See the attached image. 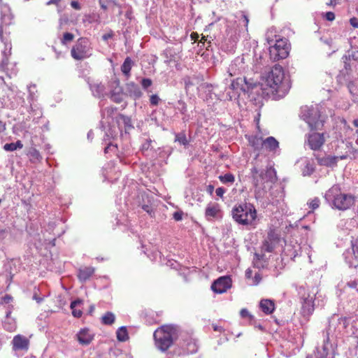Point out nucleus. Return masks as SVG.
I'll list each match as a JSON object with an SVG mask.
<instances>
[{
	"instance_id": "f257e3e1",
	"label": "nucleus",
	"mask_w": 358,
	"mask_h": 358,
	"mask_svg": "<svg viewBox=\"0 0 358 358\" xmlns=\"http://www.w3.org/2000/svg\"><path fill=\"white\" fill-rule=\"evenodd\" d=\"M250 169L257 199H263L277 180L274 164L268 158H254Z\"/></svg>"
},
{
	"instance_id": "f03ea898",
	"label": "nucleus",
	"mask_w": 358,
	"mask_h": 358,
	"mask_svg": "<svg viewBox=\"0 0 358 358\" xmlns=\"http://www.w3.org/2000/svg\"><path fill=\"white\" fill-rule=\"evenodd\" d=\"M266 85L271 88L275 99L283 98L290 89L288 79L285 78L282 66L275 65L264 77Z\"/></svg>"
},
{
	"instance_id": "7ed1b4c3",
	"label": "nucleus",
	"mask_w": 358,
	"mask_h": 358,
	"mask_svg": "<svg viewBox=\"0 0 358 358\" xmlns=\"http://www.w3.org/2000/svg\"><path fill=\"white\" fill-rule=\"evenodd\" d=\"M327 202L335 209L345 211L355 203V197L351 194L342 192L338 185L332 186L324 194Z\"/></svg>"
},
{
	"instance_id": "20e7f679",
	"label": "nucleus",
	"mask_w": 358,
	"mask_h": 358,
	"mask_svg": "<svg viewBox=\"0 0 358 358\" xmlns=\"http://www.w3.org/2000/svg\"><path fill=\"white\" fill-rule=\"evenodd\" d=\"M178 326L173 324L161 326L153 334L155 347L162 352L166 351L178 339Z\"/></svg>"
},
{
	"instance_id": "39448f33",
	"label": "nucleus",
	"mask_w": 358,
	"mask_h": 358,
	"mask_svg": "<svg viewBox=\"0 0 358 358\" xmlns=\"http://www.w3.org/2000/svg\"><path fill=\"white\" fill-rule=\"evenodd\" d=\"M234 221L244 226H254L257 220V210L251 203L235 206L231 210Z\"/></svg>"
},
{
	"instance_id": "423d86ee",
	"label": "nucleus",
	"mask_w": 358,
	"mask_h": 358,
	"mask_svg": "<svg viewBox=\"0 0 358 358\" xmlns=\"http://www.w3.org/2000/svg\"><path fill=\"white\" fill-rule=\"evenodd\" d=\"M300 117L311 129H319L323 126V119L320 115V107L315 106H305L301 107Z\"/></svg>"
},
{
	"instance_id": "0eeeda50",
	"label": "nucleus",
	"mask_w": 358,
	"mask_h": 358,
	"mask_svg": "<svg viewBox=\"0 0 358 358\" xmlns=\"http://www.w3.org/2000/svg\"><path fill=\"white\" fill-rule=\"evenodd\" d=\"M255 87H257V85L255 83H248L245 78H237L231 80V84L229 88L233 90V94H231V92H228L227 97L229 100H231L236 95L239 96L241 92L243 94L250 93V91Z\"/></svg>"
},
{
	"instance_id": "6e6552de",
	"label": "nucleus",
	"mask_w": 358,
	"mask_h": 358,
	"mask_svg": "<svg viewBox=\"0 0 358 358\" xmlns=\"http://www.w3.org/2000/svg\"><path fill=\"white\" fill-rule=\"evenodd\" d=\"M268 43L271 45L269 55L271 59L277 61L285 59L288 56L289 45L287 43V39H276L273 45L271 44L269 41Z\"/></svg>"
},
{
	"instance_id": "1a4fd4ad",
	"label": "nucleus",
	"mask_w": 358,
	"mask_h": 358,
	"mask_svg": "<svg viewBox=\"0 0 358 358\" xmlns=\"http://www.w3.org/2000/svg\"><path fill=\"white\" fill-rule=\"evenodd\" d=\"M71 55L76 60H82L92 55V48L87 39L80 38L73 46Z\"/></svg>"
},
{
	"instance_id": "9d476101",
	"label": "nucleus",
	"mask_w": 358,
	"mask_h": 358,
	"mask_svg": "<svg viewBox=\"0 0 358 358\" xmlns=\"http://www.w3.org/2000/svg\"><path fill=\"white\" fill-rule=\"evenodd\" d=\"M315 293L304 294L301 296V314L303 317H309L314 312Z\"/></svg>"
},
{
	"instance_id": "9b49d317",
	"label": "nucleus",
	"mask_w": 358,
	"mask_h": 358,
	"mask_svg": "<svg viewBox=\"0 0 358 358\" xmlns=\"http://www.w3.org/2000/svg\"><path fill=\"white\" fill-rule=\"evenodd\" d=\"M109 87L110 99L117 103H122L124 99V94L120 85V80L116 78L112 79L109 83Z\"/></svg>"
},
{
	"instance_id": "f8f14e48",
	"label": "nucleus",
	"mask_w": 358,
	"mask_h": 358,
	"mask_svg": "<svg viewBox=\"0 0 358 358\" xmlns=\"http://www.w3.org/2000/svg\"><path fill=\"white\" fill-rule=\"evenodd\" d=\"M343 256L350 267L358 266V238L355 242H352L351 248L346 250Z\"/></svg>"
},
{
	"instance_id": "ddd939ff",
	"label": "nucleus",
	"mask_w": 358,
	"mask_h": 358,
	"mask_svg": "<svg viewBox=\"0 0 358 358\" xmlns=\"http://www.w3.org/2000/svg\"><path fill=\"white\" fill-rule=\"evenodd\" d=\"M262 143V148L268 153L273 155H280L281 149L280 148L279 142L273 136H269L264 139Z\"/></svg>"
},
{
	"instance_id": "4468645a",
	"label": "nucleus",
	"mask_w": 358,
	"mask_h": 358,
	"mask_svg": "<svg viewBox=\"0 0 358 358\" xmlns=\"http://www.w3.org/2000/svg\"><path fill=\"white\" fill-rule=\"evenodd\" d=\"M231 280L228 276H222L213 282L211 285L212 290L217 294H222L231 287Z\"/></svg>"
},
{
	"instance_id": "2eb2a0df",
	"label": "nucleus",
	"mask_w": 358,
	"mask_h": 358,
	"mask_svg": "<svg viewBox=\"0 0 358 358\" xmlns=\"http://www.w3.org/2000/svg\"><path fill=\"white\" fill-rule=\"evenodd\" d=\"M245 69L243 57H237L232 61L228 68V76L229 77L241 74Z\"/></svg>"
},
{
	"instance_id": "dca6fc26",
	"label": "nucleus",
	"mask_w": 358,
	"mask_h": 358,
	"mask_svg": "<svg viewBox=\"0 0 358 358\" xmlns=\"http://www.w3.org/2000/svg\"><path fill=\"white\" fill-rule=\"evenodd\" d=\"M325 141L324 134L320 133H313L308 136V144L311 150H317Z\"/></svg>"
},
{
	"instance_id": "f3484780",
	"label": "nucleus",
	"mask_w": 358,
	"mask_h": 358,
	"mask_svg": "<svg viewBox=\"0 0 358 358\" xmlns=\"http://www.w3.org/2000/svg\"><path fill=\"white\" fill-rule=\"evenodd\" d=\"M13 349L15 351L24 350L27 351L29 346V340L24 336L17 334L15 336L12 341Z\"/></svg>"
},
{
	"instance_id": "a211bd4d",
	"label": "nucleus",
	"mask_w": 358,
	"mask_h": 358,
	"mask_svg": "<svg viewBox=\"0 0 358 358\" xmlns=\"http://www.w3.org/2000/svg\"><path fill=\"white\" fill-rule=\"evenodd\" d=\"M205 216L208 220L214 219H221L222 217V212L217 203H209L205 210Z\"/></svg>"
},
{
	"instance_id": "6ab92c4d",
	"label": "nucleus",
	"mask_w": 358,
	"mask_h": 358,
	"mask_svg": "<svg viewBox=\"0 0 358 358\" xmlns=\"http://www.w3.org/2000/svg\"><path fill=\"white\" fill-rule=\"evenodd\" d=\"M116 124L122 129V131L124 129L125 135L128 134L129 131L134 129L131 118L122 114L116 117Z\"/></svg>"
},
{
	"instance_id": "aec40b11",
	"label": "nucleus",
	"mask_w": 358,
	"mask_h": 358,
	"mask_svg": "<svg viewBox=\"0 0 358 358\" xmlns=\"http://www.w3.org/2000/svg\"><path fill=\"white\" fill-rule=\"evenodd\" d=\"M174 142L184 148H189L192 141L191 136L187 135L185 131L175 133Z\"/></svg>"
},
{
	"instance_id": "412c9836",
	"label": "nucleus",
	"mask_w": 358,
	"mask_h": 358,
	"mask_svg": "<svg viewBox=\"0 0 358 358\" xmlns=\"http://www.w3.org/2000/svg\"><path fill=\"white\" fill-rule=\"evenodd\" d=\"M119 134L121 136H123L124 134L122 133V129H120L116 123L110 124L105 132L106 138H104V141H106L108 140L115 139Z\"/></svg>"
},
{
	"instance_id": "4be33fe9",
	"label": "nucleus",
	"mask_w": 358,
	"mask_h": 358,
	"mask_svg": "<svg viewBox=\"0 0 358 358\" xmlns=\"http://www.w3.org/2000/svg\"><path fill=\"white\" fill-rule=\"evenodd\" d=\"M76 336L79 343L84 345L90 344L93 339V336L88 329H81Z\"/></svg>"
},
{
	"instance_id": "5701e85b",
	"label": "nucleus",
	"mask_w": 358,
	"mask_h": 358,
	"mask_svg": "<svg viewBox=\"0 0 358 358\" xmlns=\"http://www.w3.org/2000/svg\"><path fill=\"white\" fill-rule=\"evenodd\" d=\"M127 90L129 95L134 99H138L142 96V92L140 87L133 82L127 85Z\"/></svg>"
},
{
	"instance_id": "b1692460",
	"label": "nucleus",
	"mask_w": 358,
	"mask_h": 358,
	"mask_svg": "<svg viewBox=\"0 0 358 358\" xmlns=\"http://www.w3.org/2000/svg\"><path fill=\"white\" fill-rule=\"evenodd\" d=\"M90 87L94 96L100 98L106 94L104 85L97 81L90 83Z\"/></svg>"
},
{
	"instance_id": "393cba45",
	"label": "nucleus",
	"mask_w": 358,
	"mask_h": 358,
	"mask_svg": "<svg viewBox=\"0 0 358 358\" xmlns=\"http://www.w3.org/2000/svg\"><path fill=\"white\" fill-rule=\"evenodd\" d=\"M259 307L266 315L271 314L275 310V303L271 299H262L260 301Z\"/></svg>"
},
{
	"instance_id": "a878e982",
	"label": "nucleus",
	"mask_w": 358,
	"mask_h": 358,
	"mask_svg": "<svg viewBox=\"0 0 358 358\" xmlns=\"http://www.w3.org/2000/svg\"><path fill=\"white\" fill-rule=\"evenodd\" d=\"M144 136H145V135H144ZM143 140L141 150L144 155H145V152L154 150L157 145V143L149 137H143Z\"/></svg>"
},
{
	"instance_id": "bb28decb",
	"label": "nucleus",
	"mask_w": 358,
	"mask_h": 358,
	"mask_svg": "<svg viewBox=\"0 0 358 358\" xmlns=\"http://www.w3.org/2000/svg\"><path fill=\"white\" fill-rule=\"evenodd\" d=\"M11 45L10 43H5L4 50L2 51L3 58L0 62V69L3 70L8 64V57L10 55Z\"/></svg>"
},
{
	"instance_id": "cd10ccee",
	"label": "nucleus",
	"mask_w": 358,
	"mask_h": 358,
	"mask_svg": "<svg viewBox=\"0 0 358 358\" xmlns=\"http://www.w3.org/2000/svg\"><path fill=\"white\" fill-rule=\"evenodd\" d=\"M186 90L189 89L192 86L197 85L201 80L197 76H187L183 79Z\"/></svg>"
},
{
	"instance_id": "c85d7f7f",
	"label": "nucleus",
	"mask_w": 358,
	"mask_h": 358,
	"mask_svg": "<svg viewBox=\"0 0 358 358\" xmlns=\"http://www.w3.org/2000/svg\"><path fill=\"white\" fill-rule=\"evenodd\" d=\"M94 268L93 267H85L80 268L78 271V278L82 281H85L94 273Z\"/></svg>"
},
{
	"instance_id": "c756f323",
	"label": "nucleus",
	"mask_w": 358,
	"mask_h": 358,
	"mask_svg": "<svg viewBox=\"0 0 358 358\" xmlns=\"http://www.w3.org/2000/svg\"><path fill=\"white\" fill-rule=\"evenodd\" d=\"M185 346L184 353L185 354H193L197 352L198 347L196 342L192 339L187 341L183 345Z\"/></svg>"
},
{
	"instance_id": "7c9ffc66",
	"label": "nucleus",
	"mask_w": 358,
	"mask_h": 358,
	"mask_svg": "<svg viewBox=\"0 0 358 358\" xmlns=\"http://www.w3.org/2000/svg\"><path fill=\"white\" fill-rule=\"evenodd\" d=\"M133 65V62L130 57H127L122 65L121 66V71L123 74L128 78L130 76V71Z\"/></svg>"
},
{
	"instance_id": "2f4dec72",
	"label": "nucleus",
	"mask_w": 358,
	"mask_h": 358,
	"mask_svg": "<svg viewBox=\"0 0 358 358\" xmlns=\"http://www.w3.org/2000/svg\"><path fill=\"white\" fill-rule=\"evenodd\" d=\"M315 164L313 159H308L306 162L304 168L302 169L303 176H310L315 171Z\"/></svg>"
},
{
	"instance_id": "473e14b6",
	"label": "nucleus",
	"mask_w": 358,
	"mask_h": 358,
	"mask_svg": "<svg viewBox=\"0 0 358 358\" xmlns=\"http://www.w3.org/2000/svg\"><path fill=\"white\" fill-rule=\"evenodd\" d=\"M337 158H316L318 164L328 167H334L337 164Z\"/></svg>"
},
{
	"instance_id": "72a5a7b5",
	"label": "nucleus",
	"mask_w": 358,
	"mask_h": 358,
	"mask_svg": "<svg viewBox=\"0 0 358 358\" xmlns=\"http://www.w3.org/2000/svg\"><path fill=\"white\" fill-rule=\"evenodd\" d=\"M83 303V300L77 299L71 303L70 308L72 310V315L77 318L82 316L83 312L80 309H76V306Z\"/></svg>"
},
{
	"instance_id": "f704fd0d",
	"label": "nucleus",
	"mask_w": 358,
	"mask_h": 358,
	"mask_svg": "<svg viewBox=\"0 0 358 358\" xmlns=\"http://www.w3.org/2000/svg\"><path fill=\"white\" fill-rule=\"evenodd\" d=\"M331 345L329 342V338L324 341V343L321 349L317 348L318 352L320 354L321 357H326L329 355V350Z\"/></svg>"
},
{
	"instance_id": "c9c22d12",
	"label": "nucleus",
	"mask_w": 358,
	"mask_h": 358,
	"mask_svg": "<svg viewBox=\"0 0 358 358\" xmlns=\"http://www.w3.org/2000/svg\"><path fill=\"white\" fill-rule=\"evenodd\" d=\"M0 11H1V17L3 20H6V19L10 20V15H11L10 9L6 3H3L1 2V0H0Z\"/></svg>"
},
{
	"instance_id": "e433bc0d",
	"label": "nucleus",
	"mask_w": 358,
	"mask_h": 358,
	"mask_svg": "<svg viewBox=\"0 0 358 358\" xmlns=\"http://www.w3.org/2000/svg\"><path fill=\"white\" fill-rule=\"evenodd\" d=\"M116 334L117 338L119 341H126L129 338L127 329L125 327H120L117 329Z\"/></svg>"
},
{
	"instance_id": "4c0bfd02",
	"label": "nucleus",
	"mask_w": 358,
	"mask_h": 358,
	"mask_svg": "<svg viewBox=\"0 0 358 358\" xmlns=\"http://www.w3.org/2000/svg\"><path fill=\"white\" fill-rule=\"evenodd\" d=\"M3 148L6 151H14L17 148H22V144L20 141H17L15 143H6Z\"/></svg>"
},
{
	"instance_id": "58836bf2",
	"label": "nucleus",
	"mask_w": 358,
	"mask_h": 358,
	"mask_svg": "<svg viewBox=\"0 0 358 358\" xmlns=\"http://www.w3.org/2000/svg\"><path fill=\"white\" fill-rule=\"evenodd\" d=\"M115 315L111 312H107L102 317V323L106 325H110L115 322Z\"/></svg>"
},
{
	"instance_id": "ea45409f",
	"label": "nucleus",
	"mask_w": 358,
	"mask_h": 358,
	"mask_svg": "<svg viewBox=\"0 0 358 358\" xmlns=\"http://www.w3.org/2000/svg\"><path fill=\"white\" fill-rule=\"evenodd\" d=\"M248 141L255 148H258L259 145H262L264 139L258 136H251L249 137Z\"/></svg>"
},
{
	"instance_id": "a19ab883",
	"label": "nucleus",
	"mask_w": 358,
	"mask_h": 358,
	"mask_svg": "<svg viewBox=\"0 0 358 358\" xmlns=\"http://www.w3.org/2000/svg\"><path fill=\"white\" fill-rule=\"evenodd\" d=\"M219 179L223 183H233L235 180L234 176L229 173L220 176Z\"/></svg>"
},
{
	"instance_id": "79ce46f5",
	"label": "nucleus",
	"mask_w": 358,
	"mask_h": 358,
	"mask_svg": "<svg viewBox=\"0 0 358 358\" xmlns=\"http://www.w3.org/2000/svg\"><path fill=\"white\" fill-rule=\"evenodd\" d=\"M275 247V243H273V241H269L266 239L264 241L263 245H262L263 250L268 252H272L274 250Z\"/></svg>"
},
{
	"instance_id": "37998d69",
	"label": "nucleus",
	"mask_w": 358,
	"mask_h": 358,
	"mask_svg": "<svg viewBox=\"0 0 358 358\" xmlns=\"http://www.w3.org/2000/svg\"><path fill=\"white\" fill-rule=\"evenodd\" d=\"M3 327L5 329L13 331L15 329V322L14 319H10V320H4L3 322Z\"/></svg>"
},
{
	"instance_id": "c03bdc74",
	"label": "nucleus",
	"mask_w": 358,
	"mask_h": 358,
	"mask_svg": "<svg viewBox=\"0 0 358 358\" xmlns=\"http://www.w3.org/2000/svg\"><path fill=\"white\" fill-rule=\"evenodd\" d=\"M74 38V35L71 33L66 32L63 35V38L61 40V42L63 45H66L68 43L72 41Z\"/></svg>"
},
{
	"instance_id": "a18cd8bd",
	"label": "nucleus",
	"mask_w": 358,
	"mask_h": 358,
	"mask_svg": "<svg viewBox=\"0 0 358 358\" xmlns=\"http://www.w3.org/2000/svg\"><path fill=\"white\" fill-rule=\"evenodd\" d=\"M348 87L350 94L354 96V101L358 102V90H357L356 87L353 83H350Z\"/></svg>"
},
{
	"instance_id": "49530a36",
	"label": "nucleus",
	"mask_w": 358,
	"mask_h": 358,
	"mask_svg": "<svg viewBox=\"0 0 358 358\" xmlns=\"http://www.w3.org/2000/svg\"><path fill=\"white\" fill-rule=\"evenodd\" d=\"M36 88L35 85H30L28 86V91H29V99L30 102V105H32V102L35 100V92L34 89Z\"/></svg>"
},
{
	"instance_id": "de8ad7c7",
	"label": "nucleus",
	"mask_w": 358,
	"mask_h": 358,
	"mask_svg": "<svg viewBox=\"0 0 358 358\" xmlns=\"http://www.w3.org/2000/svg\"><path fill=\"white\" fill-rule=\"evenodd\" d=\"M141 86L143 90H147L148 92L150 91L148 90V87L152 84V81L150 78H143L141 81Z\"/></svg>"
},
{
	"instance_id": "09e8293b",
	"label": "nucleus",
	"mask_w": 358,
	"mask_h": 358,
	"mask_svg": "<svg viewBox=\"0 0 358 358\" xmlns=\"http://www.w3.org/2000/svg\"><path fill=\"white\" fill-rule=\"evenodd\" d=\"M241 317L243 318L248 317L250 322L255 321V317L252 315L246 308H243L240 312Z\"/></svg>"
},
{
	"instance_id": "8fccbe9b",
	"label": "nucleus",
	"mask_w": 358,
	"mask_h": 358,
	"mask_svg": "<svg viewBox=\"0 0 358 358\" xmlns=\"http://www.w3.org/2000/svg\"><path fill=\"white\" fill-rule=\"evenodd\" d=\"M142 209L146 213H148L150 215V217L155 216V212L152 206L148 204H144L142 206Z\"/></svg>"
},
{
	"instance_id": "3c124183",
	"label": "nucleus",
	"mask_w": 358,
	"mask_h": 358,
	"mask_svg": "<svg viewBox=\"0 0 358 358\" xmlns=\"http://www.w3.org/2000/svg\"><path fill=\"white\" fill-rule=\"evenodd\" d=\"M100 6L102 9L106 10L108 7L115 4L114 0H108L106 3L103 2L101 0L99 1Z\"/></svg>"
},
{
	"instance_id": "603ef678",
	"label": "nucleus",
	"mask_w": 358,
	"mask_h": 358,
	"mask_svg": "<svg viewBox=\"0 0 358 358\" xmlns=\"http://www.w3.org/2000/svg\"><path fill=\"white\" fill-rule=\"evenodd\" d=\"M320 199L318 198H314L310 201L309 206L310 208H311L313 210H315L320 206Z\"/></svg>"
},
{
	"instance_id": "864d4df0",
	"label": "nucleus",
	"mask_w": 358,
	"mask_h": 358,
	"mask_svg": "<svg viewBox=\"0 0 358 358\" xmlns=\"http://www.w3.org/2000/svg\"><path fill=\"white\" fill-rule=\"evenodd\" d=\"M159 101L160 99L157 94H152L150 97V102L152 106H157Z\"/></svg>"
},
{
	"instance_id": "5fc2aeb1",
	"label": "nucleus",
	"mask_w": 358,
	"mask_h": 358,
	"mask_svg": "<svg viewBox=\"0 0 358 358\" xmlns=\"http://www.w3.org/2000/svg\"><path fill=\"white\" fill-rule=\"evenodd\" d=\"M266 240L269 241H273V243H275V244H276V243L278 242V237L273 232H270L268 234Z\"/></svg>"
},
{
	"instance_id": "6e6d98bb",
	"label": "nucleus",
	"mask_w": 358,
	"mask_h": 358,
	"mask_svg": "<svg viewBox=\"0 0 358 358\" xmlns=\"http://www.w3.org/2000/svg\"><path fill=\"white\" fill-rule=\"evenodd\" d=\"M183 213L182 211H176L173 213V217L176 221H180L182 219Z\"/></svg>"
},
{
	"instance_id": "4d7b16f0",
	"label": "nucleus",
	"mask_w": 358,
	"mask_h": 358,
	"mask_svg": "<svg viewBox=\"0 0 358 358\" xmlns=\"http://www.w3.org/2000/svg\"><path fill=\"white\" fill-rule=\"evenodd\" d=\"M348 287L354 289L356 292H358V289H357V282L356 280H352L347 282L346 285Z\"/></svg>"
},
{
	"instance_id": "13d9d810",
	"label": "nucleus",
	"mask_w": 358,
	"mask_h": 358,
	"mask_svg": "<svg viewBox=\"0 0 358 358\" xmlns=\"http://www.w3.org/2000/svg\"><path fill=\"white\" fill-rule=\"evenodd\" d=\"M116 110L115 108H113V107H108V108H106L103 110V115H105V114L106 113L108 115H111L114 110Z\"/></svg>"
},
{
	"instance_id": "bf43d9fd",
	"label": "nucleus",
	"mask_w": 358,
	"mask_h": 358,
	"mask_svg": "<svg viewBox=\"0 0 358 358\" xmlns=\"http://www.w3.org/2000/svg\"><path fill=\"white\" fill-rule=\"evenodd\" d=\"M225 192L226 189L224 187H218L215 190L216 195L221 198L223 196Z\"/></svg>"
},
{
	"instance_id": "052dcab7",
	"label": "nucleus",
	"mask_w": 358,
	"mask_h": 358,
	"mask_svg": "<svg viewBox=\"0 0 358 358\" xmlns=\"http://www.w3.org/2000/svg\"><path fill=\"white\" fill-rule=\"evenodd\" d=\"M116 145L112 144L111 143H108V145L104 148L105 154H108L109 150H115Z\"/></svg>"
},
{
	"instance_id": "680f3d73",
	"label": "nucleus",
	"mask_w": 358,
	"mask_h": 358,
	"mask_svg": "<svg viewBox=\"0 0 358 358\" xmlns=\"http://www.w3.org/2000/svg\"><path fill=\"white\" fill-rule=\"evenodd\" d=\"M325 17L329 21H332L335 19V15L333 12H327L325 13Z\"/></svg>"
},
{
	"instance_id": "e2e57ef3",
	"label": "nucleus",
	"mask_w": 358,
	"mask_h": 358,
	"mask_svg": "<svg viewBox=\"0 0 358 358\" xmlns=\"http://www.w3.org/2000/svg\"><path fill=\"white\" fill-rule=\"evenodd\" d=\"M350 23L351 26H352L354 28H358V18L352 17L350 20Z\"/></svg>"
},
{
	"instance_id": "0e129e2a",
	"label": "nucleus",
	"mask_w": 358,
	"mask_h": 358,
	"mask_svg": "<svg viewBox=\"0 0 358 358\" xmlns=\"http://www.w3.org/2000/svg\"><path fill=\"white\" fill-rule=\"evenodd\" d=\"M250 324L254 325L255 327L258 328L261 331H264V327L260 324H257L256 320L255 319V321L250 322Z\"/></svg>"
},
{
	"instance_id": "69168bd1",
	"label": "nucleus",
	"mask_w": 358,
	"mask_h": 358,
	"mask_svg": "<svg viewBox=\"0 0 358 358\" xmlns=\"http://www.w3.org/2000/svg\"><path fill=\"white\" fill-rule=\"evenodd\" d=\"M113 36V33L111 31L109 33L105 34L102 36V39L105 41H108L109 38H112Z\"/></svg>"
},
{
	"instance_id": "338daca9",
	"label": "nucleus",
	"mask_w": 358,
	"mask_h": 358,
	"mask_svg": "<svg viewBox=\"0 0 358 358\" xmlns=\"http://www.w3.org/2000/svg\"><path fill=\"white\" fill-rule=\"evenodd\" d=\"M71 6L72 8H73L76 10H80V3L78 1H72L71 2Z\"/></svg>"
},
{
	"instance_id": "774afa93",
	"label": "nucleus",
	"mask_w": 358,
	"mask_h": 358,
	"mask_svg": "<svg viewBox=\"0 0 358 358\" xmlns=\"http://www.w3.org/2000/svg\"><path fill=\"white\" fill-rule=\"evenodd\" d=\"M13 298L9 295H6L2 298V301L5 303H9L12 301Z\"/></svg>"
}]
</instances>
